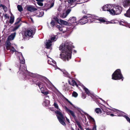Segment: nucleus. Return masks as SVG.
I'll return each instance as SVG.
<instances>
[{"instance_id":"1","label":"nucleus","mask_w":130,"mask_h":130,"mask_svg":"<svg viewBox=\"0 0 130 130\" xmlns=\"http://www.w3.org/2000/svg\"><path fill=\"white\" fill-rule=\"evenodd\" d=\"M15 34L16 33L15 32L11 34L8 38L7 40L6 43V48L8 52L13 53L14 52H15V53L16 55L19 57L20 60V62L22 64V65H21L20 70L24 72L26 70V66L24 64L25 60L23 58L22 54L21 52L16 51L15 49L12 46L11 44L9 42V41L14 39Z\"/></svg>"},{"instance_id":"2","label":"nucleus","mask_w":130,"mask_h":130,"mask_svg":"<svg viewBox=\"0 0 130 130\" xmlns=\"http://www.w3.org/2000/svg\"><path fill=\"white\" fill-rule=\"evenodd\" d=\"M59 50L61 51L60 57L64 60L69 59L71 58V47L68 42L62 44L59 47Z\"/></svg>"},{"instance_id":"3","label":"nucleus","mask_w":130,"mask_h":130,"mask_svg":"<svg viewBox=\"0 0 130 130\" xmlns=\"http://www.w3.org/2000/svg\"><path fill=\"white\" fill-rule=\"evenodd\" d=\"M87 17H88L90 19L91 22L94 21L95 23H102L106 24H113L115 23V21L113 20L108 21H107L105 18H99L94 15L90 14H89Z\"/></svg>"},{"instance_id":"4","label":"nucleus","mask_w":130,"mask_h":130,"mask_svg":"<svg viewBox=\"0 0 130 130\" xmlns=\"http://www.w3.org/2000/svg\"><path fill=\"white\" fill-rule=\"evenodd\" d=\"M122 7L120 6L113 5L111 15H116L120 14L122 11Z\"/></svg>"},{"instance_id":"5","label":"nucleus","mask_w":130,"mask_h":130,"mask_svg":"<svg viewBox=\"0 0 130 130\" xmlns=\"http://www.w3.org/2000/svg\"><path fill=\"white\" fill-rule=\"evenodd\" d=\"M123 76L121 74V71L119 69H117L113 74L112 75V79L114 80L120 79H122V80L123 79Z\"/></svg>"},{"instance_id":"6","label":"nucleus","mask_w":130,"mask_h":130,"mask_svg":"<svg viewBox=\"0 0 130 130\" xmlns=\"http://www.w3.org/2000/svg\"><path fill=\"white\" fill-rule=\"evenodd\" d=\"M34 33L31 29H28L26 30L23 34V38L25 39H28L30 37H32Z\"/></svg>"},{"instance_id":"7","label":"nucleus","mask_w":130,"mask_h":130,"mask_svg":"<svg viewBox=\"0 0 130 130\" xmlns=\"http://www.w3.org/2000/svg\"><path fill=\"white\" fill-rule=\"evenodd\" d=\"M55 112L57 114V116L60 122L63 125H66V123L64 121L65 118L62 114L59 111H56Z\"/></svg>"},{"instance_id":"8","label":"nucleus","mask_w":130,"mask_h":130,"mask_svg":"<svg viewBox=\"0 0 130 130\" xmlns=\"http://www.w3.org/2000/svg\"><path fill=\"white\" fill-rule=\"evenodd\" d=\"M113 5L107 4L103 6L102 7V9L103 11H107L109 12L111 15Z\"/></svg>"},{"instance_id":"9","label":"nucleus","mask_w":130,"mask_h":130,"mask_svg":"<svg viewBox=\"0 0 130 130\" xmlns=\"http://www.w3.org/2000/svg\"><path fill=\"white\" fill-rule=\"evenodd\" d=\"M68 21L70 26H72L74 27L77 24L76 21V18L75 17H70Z\"/></svg>"},{"instance_id":"10","label":"nucleus","mask_w":130,"mask_h":130,"mask_svg":"<svg viewBox=\"0 0 130 130\" xmlns=\"http://www.w3.org/2000/svg\"><path fill=\"white\" fill-rule=\"evenodd\" d=\"M89 14L87 15L86 16H84L81 18L79 21L78 23L79 24L83 25L85 24L87 22L88 20H90L87 17Z\"/></svg>"},{"instance_id":"11","label":"nucleus","mask_w":130,"mask_h":130,"mask_svg":"<svg viewBox=\"0 0 130 130\" xmlns=\"http://www.w3.org/2000/svg\"><path fill=\"white\" fill-rule=\"evenodd\" d=\"M38 85L42 93L44 94H48V93L47 92H45V93H44V85L41 82L39 83L38 84Z\"/></svg>"},{"instance_id":"12","label":"nucleus","mask_w":130,"mask_h":130,"mask_svg":"<svg viewBox=\"0 0 130 130\" xmlns=\"http://www.w3.org/2000/svg\"><path fill=\"white\" fill-rule=\"evenodd\" d=\"M48 63L52 65L55 68V69L56 70V62L51 58H50V59L48 60Z\"/></svg>"},{"instance_id":"13","label":"nucleus","mask_w":130,"mask_h":130,"mask_svg":"<svg viewBox=\"0 0 130 130\" xmlns=\"http://www.w3.org/2000/svg\"><path fill=\"white\" fill-rule=\"evenodd\" d=\"M64 109L68 113L69 115H71L72 116L74 117L75 116L74 113L72 111L69 109L67 107L65 106Z\"/></svg>"},{"instance_id":"14","label":"nucleus","mask_w":130,"mask_h":130,"mask_svg":"<svg viewBox=\"0 0 130 130\" xmlns=\"http://www.w3.org/2000/svg\"><path fill=\"white\" fill-rule=\"evenodd\" d=\"M36 16L38 17H40L44 15V12L43 10H38L36 12Z\"/></svg>"},{"instance_id":"15","label":"nucleus","mask_w":130,"mask_h":130,"mask_svg":"<svg viewBox=\"0 0 130 130\" xmlns=\"http://www.w3.org/2000/svg\"><path fill=\"white\" fill-rule=\"evenodd\" d=\"M46 47L47 48H50L52 45V42L50 40H46L45 43Z\"/></svg>"},{"instance_id":"16","label":"nucleus","mask_w":130,"mask_h":130,"mask_svg":"<svg viewBox=\"0 0 130 130\" xmlns=\"http://www.w3.org/2000/svg\"><path fill=\"white\" fill-rule=\"evenodd\" d=\"M123 5L124 7H127L128 6L130 5V0H124Z\"/></svg>"},{"instance_id":"17","label":"nucleus","mask_w":130,"mask_h":130,"mask_svg":"<svg viewBox=\"0 0 130 130\" xmlns=\"http://www.w3.org/2000/svg\"><path fill=\"white\" fill-rule=\"evenodd\" d=\"M113 111L114 112H116V113H117L118 116H123L124 115V113L121 111L115 109Z\"/></svg>"},{"instance_id":"18","label":"nucleus","mask_w":130,"mask_h":130,"mask_svg":"<svg viewBox=\"0 0 130 130\" xmlns=\"http://www.w3.org/2000/svg\"><path fill=\"white\" fill-rule=\"evenodd\" d=\"M47 82L46 85L47 87L50 89H51L53 87H55L48 80H47Z\"/></svg>"},{"instance_id":"19","label":"nucleus","mask_w":130,"mask_h":130,"mask_svg":"<svg viewBox=\"0 0 130 130\" xmlns=\"http://www.w3.org/2000/svg\"><path fill=\"white\" fill-rule=\"evenodd\" d=\"M27 10L30 12H33L37 10V9L33 6H30L27 7Z\"/></svg>"},{"instance_id":"20","label":"nucleus","mask_w":130,"mask_h":130,"mask_svg":"<svg viewBox=\"0 0 130 130\" xmlns=\"http://www.w3.org/2000/svg\"><path fill=\"white\" fill-rule=\"evenodd\" d=\"M103 112H104L105 113H106L107 115H110L111 112L112 111V110L110 109L105 108L103 110Z\"/></svg>"},{"instance_id":"21","label":"nucleus","mask_w":130,"mask_h":130,"mask_svg":"<svg viewBox=\"0 0 130 130\" xmlns=\"http://www.w3.org/2000/svg\"><path fill=\"white\" fill-rule=\"evenodd\" d=\"M49 99V97L46 96L45 98V100L43 102V104L45 106H47L49 105L50 104V101L48 100V99Z\"/></svg>"},{"instance_id":"22","label":"nucleus","mask_w":130,"mask_h":130,"mask_svg":"<svg viewBox=\"0 0 130 130\" xmlns=\"http://www.w3.org/2000/svg\"><path fill=\"white\" fill-rule=\"evenodd\" d=\"M57 28L59 29L61 31H62L63 30V32L64 31V29L65 28L62 26L61 25H57Z\"/></svg>"},{"instance_id":"23","label":"nucleus","mask_w":130,"mask_h":130,"mask_svg":"<svg viewBox=\"0 0 130 130\" xmlns=\"http://www.w3.org/2000/svg\"><path fill=\"white\" fill-rule=\"evenodd\" d=\"M57 38L58 37L57 36H51L50 39L49 40H50L52 42L56 41Z\"/></svg>"},{"instance_id":"24","label":"nucleus","mask_w":130,"mask_h":130,"mask_svg":"<svg viewBox=\"0 0 130 130\" xmlns=\"http://www.w3.org/2000/svg\"><path fill=\"white\" fill-rule=\"evenodd\" d=\"M87 116L89 120L90 121L93 122V124H94V123H95V122L94 120V119L92 117L88 115H87Z\"/></svg>"},{"instance_id":"25","label":"nucleus","mask_w":130,"mask_h":130,"mask_svg":"<svg viewBox=\"0 0 130 130\" xmlns=\"http://www.w3.org/2000/svg\"><path fill=\"white\" fill-rule=\"evenodd\" d=\"M68 82L69 84L71 85H72L73 86L76 85L77 86L76 83L74 80L72 79L71 80V82L69 80Z\"/></svg>"},{"instance_id":"26","label":"nucleus","mask_w":130,"mask_h":130,"mask_svg":"<svg viewBox=\"0 0 130 130\" xmlns=\"http://www.w3.org/2000/svg\"><path fill=\"white\" fill-rule=\"evenodd\" d=\"M76 0H68V3L71 5H75L76 3Z\"/></svg>"},{"instance_id":"27","label":"nucleus","mask_w":130,"mask_h":130,"mask_svg":"<svg viewBox=\"0 0 130 130\" xmlns=\"http://www.w3.org/2000/svg\"><path fill=\"white\" fill-rule=\"evenodd\" d=\"M124 15L126 17H130V7L129 9L127 11L126 13L124 14Z\"/></svg>"},{"instance_id":"28","label":"nucleus","mask_w":130,"mask_h":130,"mask_svg":"<svg viewBox=\"0 0 130 130\" xmlns=\"http://www.w3.org/2000/svg\"><path fill=\"white\" fill-rule=\"evenodd\" d=\"M58 14V16H60V17L63 18H65L67 15L66 13H63L62 14Z\"/></svg>"},{"instance_id":"29","label":"nucleus","mask_w":130,"mask_h":130,"mask_svg":"<svg viewBox=\"0 0 130 130\" xmlns=\"http://www.w3.org/2000/svg\"><path fill=\"white\" fill-rule=\"evenodd\" d=\"M36 1L38 2L37 4H38L41 6H43V4L41 2H43L44 0H36Z\"/></svg>"},{"instance_id":"30","label":"nucleus","mask_w":130,"mask_h":130,"mask_svg":"<svg viewBox=\"0 0 130 130\" xmlns=\"http://www.w3.org/2000/svg\"><path fill=\"white\" fill-rule=\"evenodd\" d=\"M84 89L86 93L88 95H90L91 93L88 89L85 87H84Z\"/></svg>"},{"instance_id":"31","label":"nucleus","mask_w":130,"mask_h":130,"mask_svg":"<svg viewBox=\"0 0 130 130\" xmlns=\"http://www.w3.org/2000/svg\"><path fill=\"white\" fill-rule=\"evenodd\" d=\"M95 111L96 113H101V110L99 108H96L95 109Z\"/></svg>"},{"instance_id":"32","label":"nucleus","mask_w":130,"mask_h":130,"mask_svg":"<svg viewBox=\"0 0 130 130\" xmlns=\"http://www.w3.org/2000/svg\"><path fill=\"white\" fill-rule=\"evenodd\" d=\"M17 8L18 10L20 11H21L23 10V8L22 6L20 5H18Z\"/></svg>"},{"instance_id":"33","label":"nucleus","mask_w":130,"mask_h":130,"mask_svg":"<svg viewBox=\"0 0 130 130\" xmlns=\"http://www.w3.org/2000/svg\"><path fill=\"white\" fill-rule=\"evenodd\" d=\"M14 17H11L10 18L9 23L11 24L13 23L14 21Z\"/></svg>"},{"instance_id":"34","label":"nucleus","mask_w":130,"mask_h":130,"mask_svg":"<svg viewBox=\"0 0 130 130\" xmlns=\"http://www.w3.org/2000/svg\"><path fill=\"white\" fill-rule=\"evenodd\" d=\"M72 96L75 97H76L78 96V94L75 92L74 91L72 94Z\"/></svg>"},{"instance_id":"35","label":"nucleus","mask_w":130,"mask_h":130,"mask_svg":"<svg viewBox=\"0 0 130 130\" xmlns=\"http://www.w3.org/2000/svg\"><path fill=\"white\" fill-rule=\"evenodd\" d=\"M0 6L2 7L3 9L5 11H6L7 10V8L5 6L2 4H0Z\"/></svg>"},{"instance_id":"36","label":"nucleus","mask_w":130,"mask_h":130,"mask_svg":"<svg viewBox=\"0 0 130 130\" xmlns=\"http://www.w3.org/2000/svg\"><path fill=\"white\" fill-rule=\"evenodd\" d=\"M20 25L17 26L13 28L12 29V31H14L15 30H16L19 27Z\"/></svg>"},{"instance_id":"37","label":"nucleus","mask_w":130,"mask_h":130,"mask_svg":"<svg viewBox=\"0 0 130 130\" xmlns=\"http://www.w3.org/2000/svg\"><path fill=\"white\" fill-rule=\"evenodd\" d=\"M63 74H64V76H68V73L65 71L63 70L62 71Z\"/></svg>"},{"instance_id":"38","label":"nucleus","mask_w":130,"mask_h":130,"mask_svg":"<svg viewBox=\"0 0 130 130\" xmlns=\"http://www.w3.org/2000/svg\"><path fill=\"white\" fill-rule=\"evenodd\" d=\"M76 124L78 125V127L81 129H82V128L80 125V123L78 122H76Z\"/></svg>"},{"instance_id":"39","label":"nucleus","mask_w":130,"mask_h":130,"mask_svg":"<svg viewBox=\"0 0 130 130\" xmlns=\"http://www.w3.org/2000/svg\"><path fill=\"white\" fill-rule=\"evenodd\" d=\"M62 24L65 25H69V23L68 22H67V21H63V23Z\"/></svg>"},{"instance_id":"40","label":"nucleus","mask_w":130,"mask_h":130,"mask_svg":"<svg viewBox=\"0 0 130 130\" xmlns=\"http://www.w3.org/2000/svg\"><path fill=\"white\" fill-rule=\"evenodd\" d=\"M96 124L94 123L93 126L92 128V130H96Z\"/></svg>"},{"instance_id":"41","label":"nucleus","mask_w":130,"mask_h":130,"mask_svg":"<svg viewBox=\"0 0 130 130\" xmlns=\"http://www.w3.org/2000/svg\"><path fill=\"white\" fill-rule=\"evenodd\" d=\"M71 11V10L69 9H68L66 12V13L67 15L70 13Z\"/></svg>"},{"instance_id":"42","label":"nucleus","mask_w":130,"mask_h":130,"mask_svg":"<svg viewBox=\"0 0 130 130\" xmlns=\"http://www.w3.org/2000/svg\"><path fill=\"white\" fill-rule=\"evenodd\" d=\"M54 107L57 109H58V104L55 102L54 103Z\"/></svg>"},{"instance_id":"43","label":"nucleus","mask_w":130,"mask_h":130,"mask_svg":"<svg viewBox=\"0 0 130 130\" xmlns=\"http://www.w3.org/2000/svg\"><path fill=\"white\" fill-rule=\"evenodd\" d=\"M51 24L52 26H53L54 25V21L52 20L51 22Z\"/></svg>"},{"instance_id":"44","label":"nucleus","mask_w":130,"mask_h":130,"mask_svg":"<svg viewBox=\"0 0 130 130\" xmlns=\"http://www.w3.org/2000/svg\"><path fill=\"white\" fill-rule=\"evenodd\" d=\"M125 118H126V120H127L130 123V119L128 117H127V116H125Z\"/></svg>"},{"instance_id":"45","label":"nucleus","mask_w":130,"mask_h":130,"mask_svg":"<svg viewBox=\"0 0 130 130\" xmlns=\"http://www.w3.org/2000/svg\"><path fill=\"white\" fill-rule=\"evenodd\" d=\"M4 16L6 18L8 19L9 18V17L7 14H5Z\"/></svg>"},{"instance_id":"46","label":"nucleus","mask_w":130,"mask_h":130,"mask_svg":"<svg viewBox=\"0 0 130 130\" xmlns=\"http://www.w3.org/2000/svg\"><path fill=\"white\" fill-rule=\"evenodd\" d=\"M64 21L63 20H59V23L60 24H62L63 21Z\"/></svg>"},{"instance_id":"47","label":"nucleus","mask_w":130,"mask_h":130,"mask_svg":"<svg viewBox=\"0 0 130 130\" xmlns=\"http://www.w3.org/2000/svg\"><path fill=\"white\" fill-rule=\"evenodd\" d=\"M66 100L72 105L73 106V105L72 103L70 102L68 100L66 99Z\"/></svg>"},{"instance_id":"48","label":"nucleus","mask_w":130,"mask_h":130,"mask_svg":"<svg viewBox=\"0 0 130 130\" xmlns=\"http://www.w3.org/2000/svg\"><path fill=\"white\" fill-rule=\"evenodd\" d=\"M61 7H59L58 9V10L59 11H60L61 10Z\"/></svg>"},{"instance_id":"49","label":"nucleus","mask_w":130,"mask_h":130,"mask_svg":"<svg viewBox=\"0 0 130 130\" xmlns=\"http://www.w3.org/2000/svg\"><path fill=\"white\" fill-rule=\"evenodd\" d=\"M54 5V4L53 3H52L50 6V8H51Z\"/></svg>"},{"instance_id":"50","label":"nucleus","mask_w":130,"mask_h":130,"mask_svg":"<svg viewBox=\"0 0 130 130\" xmlns=\"http://www.w3.org/2000/svg\"><path fill=\"white\" fill-rule=\"evenodd\" d=\"M66 119L67 121L68 122V123H70L69 120V119H68V118L66 117Z\"/></svg>"},{"instance_id":"51","label":"nucleus","mask_w":130,"mask_h":130,"mask_svg":"<svg viewBox=\"0 0 130 130\" xmlns=\"http://www.w3.org/2000/svg\"><path fill=\"white\" fill-rule=\"evenodd\" d=\"M123 22H120V25H124L123 24Z\"/></svg>"},{"instance_id":"52","label":"nucleus","mask_w":130,"mask_h":130,"mask_svg":"<svg viewBox=\"0 0 130 130\" xmlns=\"http://www.w3.org/2000/svg\"><path fill=\"white\" fill-rule=\"evenodd\" d=\"M110 116H114V115L112 114H110Z\"/></svg>"},{"instance_id":"53","label":"nucleus","mask_w":130,"mask_h":130,"mask_svg":"<svg viewBox=\"0 0 130 130\" xmlns=\"http://www.w3.org/2000/svg\"><path fill=\"white\" fill-rule=\"evenodd\" d=\"M86 130H92L90 129L89 128H87L86 129Z\"/></svg>"},{"instance_id":"54","label":"nucleus","mask_w":130,"mask_h":130,"mask_svg":"<svg viewBox=\"0 0 130 130\" xmlns=\"http://www.w3.org/2000/svg\"><path fill=\"white\" fill-rule=\"evenodd\" d=\"M100 99L102 101L104 102H105V101H104L101 98H100Z\"/></svg>"},{"instance_id":"55","label":"nucleus","mask_w":130,"mask_h":130,"mask_svg":"<svg viewBox=\"0 0 130 130\" xmlns=\"http://www.w3.org/2000/svg\"><path fill=\"white\" fill-rule=\"evenodd\" d=\"M30 19H31V21H32L33 22V21H32V18H30Z\"/></svg>"},{"instance_id":"56","label":"nucleus","mask_w":130,"mask_h":130,"mask_svg":"<svg viewBox=\"0 0 130 130\" xmlns=\"http://www.w3.org/2000/svg\"><path fill=\"white\" fill-rule=\"evenodd\" d=\"M74 52L75 53H76V51H75V50H74Z\"/></svg>"},{"instance_id":"57","label":"nucleus","mask_w":130,"mask_h":130,"mask_svg":"<svg viewBox=\"0 0 130 130\" xmlns=\"http://www.w3.org/2000/svg\"><path fill=\"white\" fill-rule=\"evenodd\" d=\"M88 1V0H87V1H85V2H87V1Z\"/></svg>"},{"instance_id":"58","label":"nucleus","mask_w":130,"mask_h":130,"mask_svg":"<svg viewBox=\"0 0 130 130\" xmlns=\"http://www.w3.org/2000/svg\"><path fill=\"white\" fill-rule=\"evenodd\" d=\"M57 69H60L59 68H58V67H57Z\"/></svg>"},{"instance_id":"59","label":"nucleus","mask_w":130,"mask_h":130,"mask_svg":"<svg viewBox=\"0 0 130 130\" xmlns=\"http://www.w3.org/2000/svg\"><path fill=\"white\" fill-rule=\"evenodd\" d=\"M78 130H79V129H78Z\"/></svg>"}]
</instances>
